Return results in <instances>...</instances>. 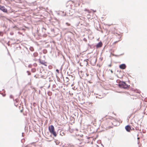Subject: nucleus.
<instances>
[{
    "label": "nucleus",
    "instance_id": "1",
    "mask_svg": "<svg viewBox=\"0 0 147 147\" xmlns=\"http://www.w3.org/2000/svg\"><path fill=\"white\" fill-rule=\"evenodd\" d=\"M48 129L49 132L52 134L54 137H55L57 136V134L55 131L54 127L53 125H51L49 126Z\"/></svg>",
    "mask_w": 147,
    "mask_h": 147
},
{
    "label": "nucleus",
    "instance_id": "2",
    "mask_svg": "<svg viewBox=\"0 0 147 147\" xmlns=\"http://www.w3.org/2000/svg\"><path fill=\"white\" fill-rule=\"evenodd\" d=\"M119 86L121 88H128V86L124 82H120L119 84Z\"/></svg>",
    "mask_w": 147,
    "mask_h": 147
},
{
    "label": "nucleus",
    "instance_id": "3",
    "mask_svg": "<svg viewBox=\"0 0 147 147\" xmlns=\"http://www.w3.org/2000/svg\"><path fill=\"white\" fill-rule=\"evenodd\" d=\"M125 129L128 132H130L131 130V127L129 125H127L125 127Z\"/></svg>",
    "mask_w": 147,
    "mask_h": 147
},
{
    "label": "nucleus",
    "instance_id": "4",
    "mask_svg": "<svg viewBox=\"0 0 147 147\" xmlns=\"http://www.w3.org/2000/svg\"><path fill=\"white\" fill-rule=\"evenodd\" d=\"M119 68L122 69H125L126 68V66L124 64L120 65L119 66Z\"/></svg>",
    "mask_w": 147,
    "mask_h": 147
},
{
    "label": "nucleus",
    "instance_id": "5",
    "mask_svg": "<svg viewBox=\"0 0 147 147\" xmlns=\"http://www.w3.org/2000/svg\"><path fill=\"white\" fill-rule=\"evenodd\" d=\"M102 43L101 41L99 42L96 45V48H99L102 47Z\"/></svg>",
    "mask_w": 147,
    "mask_h": 147
},
{
    "label": "nucleus",
    "instance_id": "6",
    "mask_svg": "<svg viewBox=\"0 0 147 147\" xmlns=\"http://www.w3.org/2000/svg\"><path fill=\"white\" fill-rule=\"evenodd\" d=\"M1 10L5 12H6L7 11V10L3 7H1Z\"/></svg>",
    "mask_w": 147,
    "mask_h": 147
},
{
    "label": "nucleus",
    "instance_id": "7",
    "mask_svg": "<svg viewBox=\"0 0 147 147\" xmlns=\"http://www.w3.org/2000/svg\"><path fill=\"white\" fill-rule=\"evenodd\" d=\"M39 62L41 64L46 65L45 64L46 63V62L44 61H41L40 60Z\"/></svg>",
    "mask_w": 147,
    "mask_h": 147
},
{
    "label": "nucleus",
    "instance_id": "8",
    "mask_svg": "<svg viewBox=\"0 0 147 147\" xmlns=\"http://www.w3.org/2000/svg\"><path fill=\"white\" fill-rule=\"evenodd\" d=\"M66 24L68 26H70L71 25L68 22L66 23Z\"/></svg>",
    "mask_w": 147,
    "mask_h": 147
},
{
    "label": "nucleus",
    "instance_id": "9",
    "mask_svg": "<svg viewBox=\"0 0 147 147\" xmlns=\"http://www.w3.org/2000/svg\"><path fill=\"white\" fill-rule=\"evenodd\" d=\"M56 71L58 73H59V71L58 69H57L56 70Z\"/></svg>",
    "mask_w": 147,
    "mask_h": 147
},
{
    "label": "nucleus",
    "instance_id": "10",
    "mask_svg": "<svg viewBox=\"0 0 147 147\" xmlns=\"http://www.w3.org/2000/svg\"><path fill=\"white\" fill-rule=\"evenodd\" d=\"M23 111V109H22L20 110V112L21 113H22Z\"/></svg>",
    "mask_w": 147,
    "mask_h": 147
},
{
    "label": "nucleus",
    "instance_id": "11",
    "mask_svg": "<svg viewBox=\"0 0 147 147\" xmlns=\"http://www.w3.org/2000/svg\"><path fill=\"white\" fill-rule=\"evenodd\" d=\"M92 11L94 12H96V11L95 10H92Z\"/></svg>",
    "mask_w": 147,
    "mask_h": 147
},
{
    "label": "nucleus",
    "instance_id": "12",
    "mask_svg": "<svg viewBox=\"0 0 147 147\" xmlns=\"http://www.w3.org/2000/svg\"><path fill=\"white\" fill-rule=\"evenodd\" d=\"M2 94L3 95V96H5V94H4L3 95V94Z\"/></svg>",
    "mask_w": 147,
    "mask_h": 147
},
{
    "label": "nucleus",
    "instance_id": "13",
    "mask_svg": "<svg viewBox=\"0 0 147 147\" xmlns=\"http://www.w3.org/2000/svg\"><path fill=\"white\" fill-rule=\"evenodd\" d=\"M109 66L110 67H111V65H109Z\"/></svg>",
    "mask_w": 147,
    "mask_h": 147
},
{
    "label": "nucleus",
    "instance_id": "14",
    "mask_svg": "<svg viewBox=\"0 0 147 147\" xmlns=\"http://www.w3.org/2000/svg\"><path fill=\"white\" fill-rule=\"evenodd\" d=\"M43 28V29H44L45 30H46V29H45V28Z\"/></svg>",
    "mask_w": 147,
    "mask_h": 147
},
{
    "label": "nucleus",
    "instance_id": "15",
    "mask_svg": "<svg viewBox=\"0 0 147 147\" xmlns=\"http://www.w3.org/2000/svg\"><path fill=\"white\" fill-rule=\"evenodd\" d=\"M30 74H30H30H29V75H30Z\"/></svg>",
    "mask_w": 147,
    "mask_h": 147
},
{
    "label": "nucleus",
    "instance_id": "16",
    "mask_svg": "<svg viewBox=\"0 0 147 147\" xmlns=\"http://www.w3.org/2000/svg\"><path fill=\"white\" fill-rule=\"evenodd\" d=\"M139 138H138V139H139Z\"/></svg>",
    "mask_w": 147,
    "mask_h": 147
},
{
    "label": "nucleus",
    "instance_id": "17",
    "mask_svg": "<svg viewBox=\"0 0 147 147\" xmlns=\"http://www.w3.org/2000/svg\"><path fill=\"white\" fill-rule=\"evenodd\" d=\"M38 54H36V56Z\"/></svg>",
    "mask_w": 147,
    "mask_h": 147
}]
</instances>
